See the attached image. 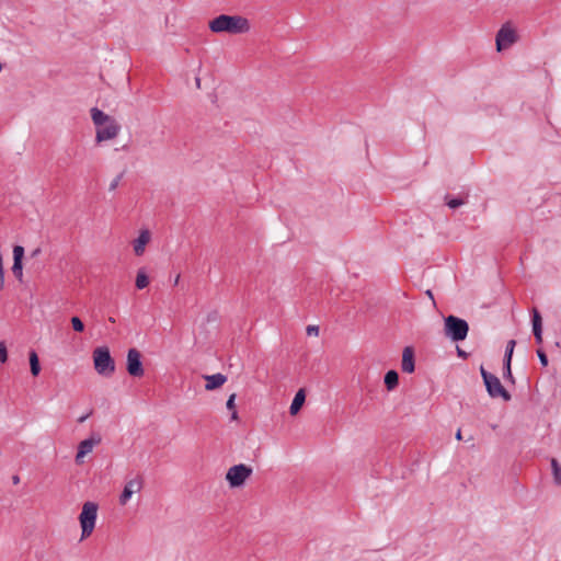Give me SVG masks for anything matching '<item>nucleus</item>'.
I'll list each match as a JSON object with an SVG mask.
<instances>
[{"mask_svg":"<svg viewBox=\"0 0 561 561\" xmlns=\"http://www.w3.org/2000/svg\"><path fill=\"white\" fill-rule=\"evenodd\" d=\"M93 364L96 373L103 377H111L115 371V362L107 346H100L93 351Z\"/></svg>","mask_w":561,"mask_h":561,"instance_id":"obj_3","label":"nucleus"},{"mask_svg":"<svg viewBox=\"0 0 561 561\" xmlns=\"http://www.w3.org/2000/svg\"><path fill=\"white\" fill-rule=\"evenodd\" d=\"M25 250L22 245L13 247V265L11 267L14 277L22 282L23 278V259Z\"/></svg>","mask_w":561,"mask_h":561,"instance_id":"obj_12","label":"nucleus"},{"mask_svg":"<svg viewBox=\"0 0 561 561\" xmlns=\"http://www.w3.org/2000/svg\"><path fill=\"white\" fill-rule=\"evenodd\" d=\"M455 437H456L457 440H461L462 439V434H461V430L460 428L457 430Z\"/></svg>","mask_w":561,"mask_h":561,"instance_id":"obj_37","label":"nucleus"},{"mask_svg":"<svg viewBox=\"0 0 561 561\" xmlns=\"http://www.w3.org/2000/svg\"><path fill=\"white\" fill-rule=\"evenodd\" d=\"M515 345H516V341L515 340H510L506 343L505 353L513 354Z\"/></svg>","mask_w":561,"mask_h":561,"instance_id":"obj_30","label":"nucleus"},{"mask_svg":"<svg viewBox=\"0 0 561 561\" xmlns=\"http://www.w3.org/2000/svg\"><path fill=\"white\" fill-rule=\"evenodd\" d=\"M179 279H180V275H178L174 279V285H178L179 284Z\"/></svg>","mask_w":561,"mask_h":561,"instance_id":"obj_43","label":"nucleus"},{"mask_svg":"<svg viewBox=\"0 0 561 561\" xmlns=\"http://www.w3.org/2000/svg\"><path fill=\"white\" fill-rule=\"evenodd\" d=\"M208 28L216 34L238 35L248 33L251 25L249 20L242 15L220 14L208 22Z\"/></svg>","mask_w":561,"mask_h":561,"instance_id":"obj_1","label":"nucleus"},{"mask_svg":"<svg viewBox=\"0 0 561 561\" xmlns=\"http://www.w3.org/2000/svg\"><path fill=\"white\" fill-rule=\"evenodd\" d=\"M149 285V277L146 274L144 268H139L136 276L135 286L137 289L141 290Z\"/></svg>","mask_w":561,"mask_h":561,"instance_id":"obj_21","label":"nucleus"},{"mask_svg":"<svg viewBox=\"0 0 561 561\" xmlns=\"http://www.w3.org/2000/svg\"><path fill=\"white\" fill-rule=\"evenodd\" d=\"M30 370L33 377H37L41 373L39 357L35 350H31L28 353Z\"/></svg>","mask_w":561,"mask_h":561,"instance_id":"obj_19","label":"nucleus"},{"mask_svg":"<svg viewBox=\"0 0 561 561\" xmlns=\"http://www.w3.org/2000/svg\"><path fill=\"white\" fill-rule=\"evenodd\" d=\"M426 295L434 301V296L432 294V290H427Z\"/></svg>","mask_w":561,"mask_h":561,"instance_id":"obj_42","label":"nucleus"},{"mask_svg":"<svg viewBox=\"0 0 561 561\" xmlns=\"http://www.w3.org/2000/svg\"><path fill=\"white\" fill-rule=\"evenodd\" d=\"M101 436L99 434L92 435L91 437L80 442L76 455V462L79 465L82 462V458L92 451L94 445L101 443Z\"/></svg>","mask_w":561,"mask_h":561,"instance_id":"obj_11","label":"nucleus"},{"mask_svg":"<svg viewBox=\"0 0 561 561\" xmlns=\"http://www.w3.org/2000/svg\"><path fill=\"white\" fill-rule=\"evenodd\" d=\"M70 322H71V325H72V329L76 331V332H83L84 331V323L83 321L75 316L70 319Z\"/></svg>","mask_w":561,"mask_h":561,"instance_id":"obj_24","label":"nucleus"},{"mask_svg":"<svg viewBox=\"0 0 561 561\" xmlns=\"http://www.w3.org/2000/svg\"><path fill=\"white\" fill-rule=\"evenodd\" d=\"M537 344H542V334L534 335Z\"/></svg>","mask_w":561,"mask_h":561,"instance_id":"obj_35","label":"nucleus"},{"mask_svg":"<svg viewBox=\"0 0 561 561\" xmlns=\"http://www.w3.org/2000/svg\"><path fill=\"white\" fill-rule=\"evenodd\" d=\"M513 354L504 353L503 366H512Z\"/></svg>","mask_w":561,"mask_h":561,"instance_id":"obj_32","label":"nucleus"},{"mask_svg":"<svg viewBox=\"0 0 561 561\" xmlns=\"http://www.w3.org/2000/svg\"><path fill=\"white\" fill-rule=\"evenodd\" d=\"M457 353H458V356H460V357H463V358L467 357V353L459 347H457Z\"/></svg>","mask_w":561,"mask_h":561,"instance_id":"obj_36","label":"nucleus"},{"mask_svg":"<svg viewBox=\"0 0 561 561\" xmlns=\"http://www.w3.org/2000/svg\"><path fill=\"white\" fill-rule=\"evenodd\" d=\"M537 356H538V358L540 360V364L543 367L548 366V363H549L548 362V356H547L546 352L542 348H538L537 350Z\"/></svg>","mask_w":561,"mask_h":561,"instance_id":"obj_27","label":"nucleus"},{"mask_svg":"<svg viewBox=\"0 0 561 561\" xmlns=\"http://www.w3.org/2000/svg\"><path fill=\"white\" fill-rule=\"evenodd\" d=\"M230 419H231L232 421L238 420V412H237L236 410H232V411H231V416H230Z\"/></svg>","mask_w":561,"mask_h":561,"instance_id":"obj_38","label":"nucleus"},{"mask_svg":"<svg viewBox=\"0 0 561 561\" xmlns=\"http://www.w3.org/2000/svg\"><path fill=\"white\" fill-rule=\"evenodd\" d=\"M99 505L95 502H85L82 506V511L79 515V522L82 529L81 539L89 537L94 527L98 517Z\"/></svg>","mask_w":561,"mask_h":561,"instance_id":"obj_4","label":"nucleus"},{"mask_svg":"<svg viewBox=\"0 0 561 561\" xmlns=\"http://www.w3.org/2000/svg\"><path fill=\"white\" fill-rule=\"evenodd\" d=\"M306 331H307L308 335L317 336L319 334V327L318 325H308Z\"/></svg>","mask_w":561,"mask_h":561,"instance_id":"obj_31","label":"nucleus"},{"mask_svg":"<svg viewBox=\"0 0 561 561\" xmlns=\"http://www.w3.org/2000/svg\"><path fill=\"white\" fill-rule=\"evenodd\" d=\"M126 370L129 376L139 378L145 374L141 353L137 348H129L127 352Z\"/></svg>","mask_w":561,"mask_h":561,"instance_id":"obj_6","label":"nucleus"},{"mask_svg":"<svg viewBox=\"0 0 561 561\" xmlns=\"http://www.w3.org/2000/svg\"><path fill=\"white\" fill-rule=\"evenodd\" d=\"M445 203H446V205L449 208L456 209V208L462 206L466 203V198H463V197H454V196H450L449 194H446L445 195Z\"/></svg>","mask_w":561,"mask_h":561,"instance_id":"obj_22","label":"nucleus"},{"mask_svg":"<svg viewBox=\"0 0 561 561\" xmlns=\"http://www.w3.org/2000/svg\"><path fill=\"white\" fill-rule=\"evenodd\" d=\"M39 253H41V249H39V248H37V249H35V250H33V251H32L31 256H32V257H35V256H37Z\"/></svg>","mask_w":561,"mask_h":561,"instance_id":"obj_39","label":"nucleus"},{"mask_svg":"<svg viewBox=\"0 0 561 561\" xmlns=\"http://www.w3.org/2000/svg\"><path fill=\"white\" fill-rule=\"evenodd\" d=\"M444 332L453 342H461L468 335L469 324L465 319L449 314L444 319Z\"/></svg>","mask_w":561,"mask_h":561,"instance_id":"obj_2","label":"nucleus"},{"mask_svg":"<svg viewBox=\"0 0 561 561\" xmlns=\"http://www.w3.org/2000/svg\"><path fill=\"white\" fill-rule=\"evenodd\" d=\"M252 471V468L244 463L234 465L228 469L226 480L230 488H240L250 478Z\"/></svg>","mask_w":561,"mask_h":561,"instance_id":"obj_5","label":"nucleus"},{"mask_svg":"<svg viewBox=\"0 0 561 561\" xmlns=\"http://www.w3.org/2000/svg\"><path fill=\"white\" fill-rule=\"evenodd\" d=\"M402 371L412 374L415 370V357L412 346H405L402 352Z\"/></svg>","mask_w":561,"mask_h":561,"instance_id":"obj_13","label":"nucleus"},{"mask_svg":"<svg viewBox=\"0 0 561 561\" xmlns=\"http://www.w3.org/2000/svg\"><path fill=\"white\" fill-rule=\"evenodd\" d=\"M8 360V348L4 342H0V363L3 364Z\"/></svg>","mask_w":561,"mask_h":561,"instance_id":"obj_26","label":"nucleus"},{"mask_svg":"<svg viewBox=\"0 0 561 561\" xmlns=\"http://www.w3.org/2000/svg\"><path fill=\"white\" fill-rule=\"evenodd\" d=\"M124 174L125 172H121L115 179H113V181L110 183V191H114L116 190V187L118 186L121 180L124 178Z\"/></svg>","mask_w":561,"mask_h":561,"instance_id":"obj_28","label":"nucleus"},{"mask_svg":"<svg viewBox=\"0 0 561 561\" xmlns=\"http://www.w3.org/2000/svg\"><path fill=\"white\" fill-rule=\"evenodd\" d=\"M481 377L483 382L486 380V377H491L493 374L489 373L483 366L480 367Z\"/></svg>","mask_w":561,"mask_h":561,"instance_id":"obj_33","label":"nucleus"},{"mask_svg":"<svg viewBox=\"0 0 561 561\" xmlns=\"http://www.w3.org/2000/svg\"><path fill=\"white\" fill-rule=\"evenodd\" d=\"M533 334H542V317L537 308L531 310Z\"/></svg>","mask_w":561,"mask_h":561,"instance_id":"obj_20","label":"nucleus"},{"mask_svg":"<svg viewBox=\"0 0 561 561\" xmlns=\"http://www.w3.org/2000/svg\"><path fill=\"white\" fill-rule=\"evenodd\" d=\"M484 386H485L488 394L491 398H501L505 402L511 401V399H512L511 393L503 387L500 379L495 375H492L491 377H486V380L484 381Z\"/></svg>","mask_w":561,"mask_h":561,"instance_id":"obj_7","label":"nucleus"},{"mask_svg":"<svg viewBox=\"0 0 561 561\" xmlns=\"http://www.w3.org/2000/svg\"><path fill=\"white\" fill-rule=\"evenodd\" d=\"M236 398H237L236 393H232L229 396V398L226 402V407L229 411L236 410Z\"/></svg>","mask_w":561,"mask_h":561,"instance_id":"obj_29","label":"nucleus"},{"mask_svg":"<svg viewBox=\"0 0 561 561\" xmlns=\"http://www.w3.org/2000/svg\"><path fill=\"white\" fill-rule=\"evenodd\" d=\"M91 118H92L94 125L96 126V128H99L100 126H103L105 123L111 121L113 117L105 114L100 108L93 107V108H91Z\"/></svg>","mask_w":561,"mask_h":561,"instance_id":"obj_17","label":"nucleus"},{"mask_svg":"<svg viewBox=\"0 0 561 561\" xmlns=\"http://www.w3.org/2000/svg\"><path fill=\"white\" fill-rule=\"evenodd\" d=\"M121 131V125L113 117L111 121L105 123L103 126L96 128V142H102L115 138Z\"/></svg>","mask_w":561,"mask_h":561,"instance_id":"obj_9","label":"nucleus"},{"mask_svg":"<svg viewBox=\"0 0 561 561\" xmlns=\"http://www.w3.org/2000/svg\"><path fill=\"white\" fill-rule=\"evenodd\" d=\"M203 378L206 380L205 389L207 391L216 390L227 381V376L220 373L214 375H204Z\"/></svg>","mask_w":561,"mask_h":561,"instance_id":"obj_14","label":"nucleus"},{"mask_svg":"<svg viewBox=\"0 0 561 561\" xmlns=\"http://www.w3.org/2000/svg\"><path fill=\"white\" fill-rule=\"evenodd\" d=\"M195 83H196V87L199 89L201 88V79L198 77L195 78Z\"/></svg>","mask_w":561,"mask_h":561,"instance_id":"obj_41","label":"nucleus"},{"mask_svg":"<svg viewBox=\"0 0 561 561\" xmlns=\"http://www.w3.org/2000/svg\"><path fill=\"white\" fill-rule=\"evenodd\" d=\"M142 484L144 480L141 476H137L136 478L127 481L119 495V504L126 505L134 493L140 492V490L142 489Z\"/></svg>","mask_w":561,"mask_h":561,"instance_id":"obj_10","label":"nucleus"},{"mask_svg":"<svg viewBox=\"0 0 561 561\" xmlns=\"http://www.w3.org/2000/svg\"><path fill=\"white\" fill-rule=\"evenodd\" d=\"M12 481H13L14 484H18L20 482L19 476H13L12 477Z\"/></svg>","mask_w":561,"mask_h":561,"instance_id":"obj_40","label":"nucleus"},{"mask_svg":"<svg viewBox=\"0 0 561 561\" xmlns=\"http://www.w3.org/2000/svg\"><path fill=\"white\" fill-rule=\"evenodd\" d=\"M551 468H552L554 482L557 484L561 485V466L559 465L558 460L554 458L551 459Z\"/></svg>","mask_w":561,"mask_h":561,"instance_id":"obj_23","label":"nucleus"},{"mask_svg":"<svg viewBox=\"0 0 561 561\" xmlns=\"http://www.w3.org/2000/svg\"><path fill=\"white\" fill-rule=\"evenodd\" d=\"M150 240L149 230L140 231L137 239L134 240V252L136 255H142L145 252V247Z\"/></svg>","mask_w":561,"mask_h":561,"instance_id":"obj_15","label":"nucleus"},{"mask_svg":"<svg viewBox=\"0 0 561 561\" xmlns=\"http://www.w3.org/2000/svg\"><path fill=\"white\" fill-rule=\"evenodd\" d=\"M503 378L511 383H515V378L512 374V366H503Z\"/></svg>","mask_w":561,"mask_h":561,"instance_id":"obj_25","label":"nucleus"},{"mask_svg":"<svg viewBox=\"0 0 561 561\" xmlns=\"http://www.w3.org/2000/svg\"><path fill=\"white\" fill-rule=\"evenodd\" d=\"M385 386L388 391L394 390L399 385V374L397 370L390 369L383 378Z\"/></svg>","mask_w":561,"mask_h":561,"instance_id":"obj_18","label":"nucleus"},{"mask_svg":"<svg viewBox=\"0 0 561 561\" xmlns=\"http://www.w3.org/2000/svg\"><path fill=\"white\" fill-rule=\"evenodd\" d=\"M517 41L516 31L504 24L496 33V50L502 51L513 45Z\"/></svg>","mask_w":561,"mask_h":561,"instance_id":"obj_8","label":"nucleus"},{"mask_svg":"<svg viewBox=\"0 0 561 561\" xmlns=\"http://www.w3.org/2000/svg\"><path fill=\"white\" fill-rule=\"evenodd\" d=\"M305 401H306V390L304 388H300L296 392V394L291 401V404L289 407V413L291 415H296L302 408Z\"/></svg>","mask_w":561,"mask_h":561,"instance_id":"obj_16","label":"nucleus"},{"mask_svg":"<svg viewBox=\"0 0 561 561\" xmlns=\"http://www.w3.org/2000/svg\"><path fill=\"white\" fill-rule=\"evenodd\" d=\"M91 414H92V411H90L89 413H87V414H84V415L80 416V417L78 419V422H79V423H83V422H85V420H87Z\"/></svg>","mask_w":561,"mask_h":561,"instance_id":"obj_34","label":"nucleus"}]
</instances>
